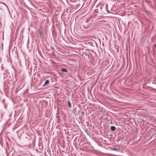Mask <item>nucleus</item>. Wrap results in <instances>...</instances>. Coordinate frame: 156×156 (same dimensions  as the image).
Wrapping results in <instances>:
<instances>
[{"label":"nucleus","mask_w":156,"mask_h":156,"mask_svg":"<svg viewBox=\"0 0 156 156\" xmlns=\"http://www.w3.org/2000/svg\"><path fill=\"white\" fill-rule=\"evenodd\" d=\"M99 6L101 10H102V8L104 7V5H101V4H98V7Z\"/></svg>","instance_id":"f257e3e1"},{"label":"nucleus","mask_w":156,"mask_h":156,"mask_svg":"<svg viewBox=\"0 0 156 156\" xmlns=\"http://www.w3.org/2000/svg\"><path fill=\"white\" fill-rule=\"evenodd\" d=\"M110 128L111 130L112 131H114L115 130V128L114 126H111Z\"/></svg>","instance_id":"f03ea898"},{"label":"nucleus","mask_w":156,"mask_h":156,"mask_svg":"<svg viewBox=\"0 0 156 156\" xmlns=\"http://www.w3.org/2000/svg\"><path fill=\"white\" fill-rule=\"evenodd\" d=\"M49 83V80H47L45 81V83H44V85H45L47 84H48Z\"/></svg>","instance_id":"7ed1b4c3"},{"label":"nucleus","mask_w":156,"mask_h":156,"mask_svg":"<svg viewBox=\"0 0 156 156\" xmlns=\"http://www.w3.org/2000/svg\"><path fill=\"white\" fill-rule=\"evenodd\" d=\"M61 71L62 72H67V70L66 69H61Z\"/></svg>","instance_id":"20e7f679"},{"label":"nucleus","mask_w":156,"mask_h":156,"mask_svg":"<svg viewBox=\"0 0 156 156\" xmlns=\"http://www.w3.org/2000/svg\"><path fill=\"white\" fill-rule=\"evenodd\" d=\"M111 150L112 151H119L118 150H117L116 148H112L111 149Z\"/></svg>","instance_id":"39448f33"},{"label":"nucleus","mask_w":156,"mask_h":156,"mask_svg":"<svg viewBox=\"0 0 156 156\" xmlns=\"http://www.w3.org/2000/svg\"><path fill=\"white\" fill-rule=\"evenodd\" d=\"M68 103L69 104V106L70 107H71V104L69 101H68Z\"/></svg>","instance_id":"423d86ee"},{"label":"nucleus","mask_w":156,"mask_h":156,"mask_svg":"<svg viewBox=\"0 0 156 156\" xmlns=\"http://www.w3.org/2000/svg\"><path fill=\"white\" fill-rule=\"evenodd\" d=\"M154 46L155 47H156V44L154 45Z\"/></svg>","instance_id":"0eeeda50"},{"label":"nucleus","mask_w":156,"mask_h":156,"mask_svg":"<svg viewBox=\"0 0 156 156\" xmlns=\"http://www.w3.org/2000/svg\"><path fill=\"white\" fill-rule=\"evenodd\" d=\"M102 12V11H101H101L100 12ZM100 13H101V12H100Z\"/></svg>","instance_id":"6e6552de"},{"label":"nucleus","mask_w":156,"mask_h":156,"mask_svg":"<svg viewBox=\"0 0 156 156\" xmlns=\"http://www.w3.org/2000/svg\"><path fill=\"white\" fill-rule=\"evenodd\" d=\"M100 21H98V22H100Z\"/></svg>","instance_id":"1a4fd4ad"},{"label":"nucleus","mask_w":156,"mask_h":156,"mask_svg":"<svg viewBox=\"0 0 156 156\" xmlns=\"http://www.w3.org/2000/svg\"><path fill=\"white\" fill-rule=\"evenodd\" d=\"M103 110H102V111H101H101H102Z\"/></svg>","instance_id":"9d476101"}]
</instances>
